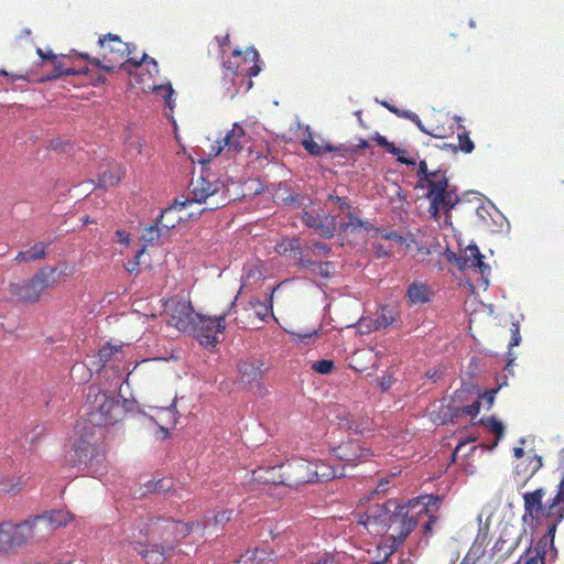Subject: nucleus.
<instances>
[{
	"label": "nucleus",
	"instance_id": "f257e3e1",
	"mask_svg": "<svg viewBox=\"0 0 564 564\" xmlns=\"http://www.w3.org/2000/svg\"><path fill=\"white\" fill-rule=\"evenodd\" d=\"M442 500L438 496L425 495L399 505L388 500L383 505H375L358 516V524H362L370 533L389 532L386 542L389 543V554L393 553L412 532L415 525L422 524L425 535L432 532L437 520L435 512Z\"/></svg>",
	"mask_w": 564,
	"mask_h": 564
},
{
	"label": "nucleus",
	"instance_id": "f03ea898",
	"mask_svg": "<svg viewBox=\"0 0 564 564\" xmlns=\"http://www.w3.org/2000/svg\"><path fill=\"white\" fill-rule=\"evenodd\" d=\"M119 543H129L138 554L155 564L164 560L165 552L173 549L174 542L198 531L200 523H184L170 518H150L124 523Z\"/></svg>",
	"mask_w": 564,
	"mask_h": 564
},
{
	"label": "nucleus",
	"instance_id": "7ed1b4c3",
	"mask_svg": "<svg viewBox=\"0 0 564 564\" xmlns=\"http://www.w3.org/2000/svg\"><path fill=\"white\" fill-rule=\"evenodd\" d=\"M545 495L544 488L523 494L524 512L521 520L524 525L523 532L527 529L534 531L543 520L546 521V532L542 536V543L550 544L551 556L556 558L557 550L554 539L558 524L564 520V475L557 485L555 496L547 503L543 502Z\"/></svg>",
	"mask_w": 564,
	"mask_h": 564
},
{
	"label": "nucleus",
	"instance_id": "20e7f679",
	"mask_svg": "<svg viewBox=\"0 0 564 564\" xmlns=\"http://www.w3.org/2000/svg\"><path fill=\"white\" fill-rule=\"evenodd\" d=\"M134 405V400L120 399L112 393L91 386L86 398V422L93 427H97L99 437H101V427L119 422L126 412L133 410Z\"/></svg>",
	"mask_w": 564,
	"mask_h": 564
},
{
	"label": "nucleus",
	"instance_id": "39448f33",
	"mask_svg": "<svg viewBox=\"0 0 564 564\" xmlns=\"http://www.w3.org/2000/svg\"><path fill=\"white\" fill-rule=\"evenodd\" d=\"M313 462L294 458L280 466H273L265 470H254L253 479L263 482L283 484L289 487H297L314 481L312 471Z\"/></svg>",
	"mask_w": 564,
	"mask_h": 564
},
{
	"label": "nucleus",
	"instance_id": "423d86ee",
	"mask_svg": "<svg viewBox=\"0 0 564 564\" xmlns=\"http://www.w3.org/2000/svg\"><path fill=\"white\" fill-rule=\"evenodd\" d=\"M56 285V269L52 265H44L30 279L10 283L9 291L19 302L35 303L45 290Z\"/></svg>",
	"mask_w": 564,
	"mask_h": 564
},
{
	"label": "nucleus",
	"instance_id": "0eeeda50",
	"mask_svg": "<svg viewBox=\"0 0 564 564\" xmlns=\"http://www.w3.org/2000/svg\"><path fill=\"white\" fill-rule=\"evenodd\" d=\"M99 438L98 435L96 442H91L88 438V433L82 435L75 445L72 459L78 469L86 470L95 478L102 476L106 470L105 454L100 445L97 444Z\"/></svg>",
	"mask_w": 564,
	"mask_h": 564
},
{
	"label": "nucleus",
	"instance_id": "6e6552de",
	"mask_svg": "<svg viewBox=\"0 0 564 564\" xmlns=\"http://www.w3.org/2000/svg\"><path fill=\"white\" fill-rule=\"evenodd\" d=\"M224 187V184L212 173H202L198 177H193L188 189L189 196L184 200L187 205L192 203L206 204L207 206L199 210L202 214L204 210H214L224 206L226 199H215L208 202V199L215 198L219 191Z\"/></svg>",
	"mask_w": 564,
	"mask_h": 564
},
{
	"label": "nucleus",
	"instance_id": "1a4fd4ad",
	"mask_svg": "<svg viewBox=\"0 0 564 564\" xmlns=\"http://www.w3.org/2000/svg\"><path fill=\"white\" fill-rule=\"evenodd\" d=\"M235 302L230 307L219 316H206L198 314L197 319L193 323V328L188 333H193L199 345L205 348H214L219 341L220 336L226 329V317L230 314Z\"/></svg>",
	"mask_w": 564,
	"mask_h": 564
},
{
	"label": "nucleus",
	"instance_id": "9d476101",
	"mask_svg": "<svg viewBox=\"0 0 564 564\" xmlns=\"http://www.w3.org/2000/svg\"><path fill=\"white\" fill-rule=\"evenodd\" d=\"M522 538V531L510 523H503L500 528L499 538L489 552V560L485 564H499L509 557L518 547Z\"/></svg>",
	"mask_w": 564,
	"mask_h": 564
},
{
	"label": "nucleus",
	"instance_id": "9b49d317",
	"mask_svg": "<svg viewBox=\"0 0 564 564\" xmlns=\"http://www.w3.org/2000/svg\"><path fill=\"white\" fill-rule=\"evenodd\" d=\"M30 527L25 520L20 523L12 521L0 522V553L8 554L17 551L26 543L29 539Z\"/></svg>",
	"mask_w": 564,
	"mask_h": 564
},
{
	"label": "nucleus",
	"instance_id": "f8f14e48",
	"mask_svg": "<svg viewBox=\"0 0 564 564\" xmlns=\"http://www.w3.org/2000/svg\"><path fill=\"white\" fill-rule=\"evenodd\" d=\"M225 67L237 76L256 77L261 72L259 53L254 47L247 48L245 53L235 50Z\"/></svg>",
	"mask_w": 564,
	"mask_h": 564
},
{
	"label": "nucleus",
	"instance_id": "ddd939ff",
	"mask_svg": "<svg viewBox=\"0 0 564 564\" xmlns=\"http://www.w3.org/2000/svg\"><path fill=\"white\" fill-rule=\"evenodd\" d=\"M248 142L245 129L238 123H234L232 129L226 135L210 145L209 156L224 154L228 159L241 152Z\"/></svg>",
	"mask_w": 564,
	"mask_h": 564
},
{
	"label": "nucleus",
	"instance_id": "4468645a",
	"mask_svg": "<svg viewBox=\"0 0 564 564\" xmlns=\"http://www.w3.org/2000/svg\"><path fill=\"white\" fill-rule=\"evenodd\" d=\"M432 175L433 177L425 184V187H427L426 198L446 200L449 207H455L459 198L455 189L451 188L445 172L436 170L433 171Z\"/></svg>",
	"mask_w": 564,
	"mask_h": 564
},
{
	"label": "nucleus",
	"instance_id": "2eb2a0df",
	"mask_svg": "<svg viewBox=\"0 0 564 564\" xmlns=\"http://www.w3.org/2000/svg\"><path fill=\"white\" fill-rule=\"evenodd\" d=\"M169 310L171 311L170 325L183 333L193 328V323L197 319L198 313L194 312L191 302L185 300L173 301Z\"/></svg>",
	"mask_w": 564,
	"mask_h": 564
},
{
	"label": "nucleus",
	"instance_id": "dca6fc26",
	"mask_svg": "<svg viewBox=\"0 0 564 564\" xmlns=\"http://www.w3.org/2000/svg\"><path fill=\"white\" fill-rule=\"evenodd\" d=\"M263 361L254 358L241 360L238 364L239 380L245 386H260L264 373Z\"/></svg>",
	"mask_w": 564,
	"mask_h": 564
},
{
	"label": "nucleus",
	"instance_id": "f3484780",
	"mask_svg": "<svg viewBox=\"0 0 564 564\" xmlns=\"http://www.w3.org/2000/svg\"><path fill=\"white\" fill-rule=\"evenodd\" d=\"M333 455L339 460L357 463L368 459L370 451L362 448L357 442L349 441L332 448Z\"/></svg>",
	"mask_w": 564,
	"mask_h": 564
},
{
	"label": "nucleus",
	"instance_id": "a211bd4d",
	"mask_svg": "<svg viewBox=\"0 0 564 564\" xmlns=\"http://www.w3.org/2000/svg\"><path fill=\"white\" fill-rule=\"evenodd\" d=\"M484 256L480 253L476 245H469L464 251V256L456 258V263L460 270L469 267L477 268L482 276L490 273L489 264L484 262Z\"/></svg>",
	"mask_w": 564,
	"mask_h": 564
},
{
	"label": "nucleus",
	"instance_id": "6ab92c4d",
	"mask_svg": "<svg viewBox=\"0 0 564 564\" xmlns=\"http://www.w3.org/2000/svg\"><path fill=\"white\" fill-rule=\"evenodd\" d=\"M25 523L30 527V541H42L54 531L52 522L45 513L31 517L25 520Z\"/></svg>",
	"mask_w": 564,
	"mask_h": 564
},
{
	"label": "nucleus",
	"instance_id": "aec40b11",
	"mask_svg": "<svg viewBox=\"0 0 564 564\" xmlns=\"http://www.w3.org/2000/svg\"><path fill=\"white\" fill-rule=\"evenodd\" d=\"M486 546L487 533L482 530H479L462 564H485V560H489V553H486Z\"/></svg>",
	"mask_w": 564,
	"mask_h": 564
},
{
	"label": "nucleus",
	"instance_id": "412c9836",
	"mask_svg": "<svg viewBox=\"0 0 564 564\" xmlns=\"http://www.w3.org/2000/svg\"><path fill=\"white\" fill-rule=\"evenodd\" d=\"M434 296V291L424 282H412L406 290V299L410 305H423L430 303Z\"/></svg>",
	"mask_w": 564,
	"mask_h": 564
},
{
	"label": "nucleus",
	"instance_id": "4be33fe9",
	"mask_svg": "<svg viewBox=\"0 0 564 564\" xmlns=\"http://www.w3.org/2000/svg\"><path fill=\"white\" fill-rule=\"evenodd\" d=\"M400 310L397 305L386 304L380 307L373 322L376 330L389 326L400 327Z\"/></svg>",
	"mask_w": 564,
	"mask_h": 564
},
{
	"label": "nucleus",
	"instance_id": "5701e85b",
	"mask_svg": "<svg viewBox=\"0 0 564 564\" xmlns=\"http://www.w3.org/2000/svg\"><path fill=\"white\" fill-rule=\"evenodd\" d=\"M187 204L184 200L175 199L174 204L163 209L160 216L156 218L161 227L167 232L169 230L176 227V225L183 219L177 212L184 209Z\"/></svg>",
	"mask_w": 564,
	"mask_h": 564
},
{
	"label": "nucleus",
	"instance_id": "b1692460",
	"mask_svg": "<svg viewBox=\"0 0 564 564\" xmlns=\"http://www.w3.org/2000/svg\"><path fill=\"white\" fill-rule=\"evenodd\" d=\"M98 43L104 50L108 48L110 54H117L120 58L131 54L130 45L123 42L118 35L108 33L104 37H100Z\"/></svg>",
	"mask_w": 564,
	"mask_h": 564
},
{
	"label": "nucleus",
	"instance_id": "393cba45",
	"mask_svg": "<svg viewBox=\"0 0 564 564\" xmlns=\"http://www.w3.org/2000/svg\"><path fill=\"white\" fill-rule=\"evenodd\" d=\"M52 243V239L48 238L45 241H39L30 246L29 249L20 251L14 260L17 262H29L35 260H42L46 256V248Z\"/></svg>",
	"mask_w": 564,
	"mask_h": 564
},
{
	"label": "nucleus",
	"instance_id": "a878e982",
	"mask_svg": "<svg viewBox=\"0 0 564 564\" xmlns=\"http://www.w3.org/2000/svg\"><path fill=\"white\" fill-rule=\"evenodd\" d=\"M124 171L119 164L108 165L106 170L99 173L98 182L102 187H109L118 184L122 178Z\"/></svg>",
	"mask_w": 564,
	"mask_h": 564
},
{
	"label": "nucleus",
	"instance_id": "bb28decb",
	"mask_svg": "<svg viewBox=\"0 0 564 564\" xmlns=\"http://www.w3.org/2000/svg\"><path fill=\"white\" fill-rule=\"evenodd\" d=\"M546 557L551 561H555V558H552L551 556L550 544L544 545L542 543V538H540L534 549H529L527 551V560L524 564H544Z\"/></svg>",
	"mask_w": 564,
	"mask_h": 564
},
{
	"label": "nucleus",
	"instance_id": "cd10ccee",
	"mask_svg": "<svg viewBox=\"0 0 564 564\" xmlns=\"http://www.w3.org/2000/svg\"><path fill=\"white\" fill-rule=\"evenodd\" d=\"M339 228L344 232H357L360 229L370 231L376 229L373 228L372 224L360 219L351 210L347 213L346 220L340 223Z\"/></svg>",
	"mask_w": 564,
	"mask_h": 564
},
{
	"label": "nucleus",
	"instance_id": "c85d7f7f",
	"mask_svg": "<svg viewBox=\"0 0 564 564\" xmlns=\"http://www.w3.org/2000/svg\"><path fill=\"white\" fill-rule=\"evenodd\" d=\"M312 471L314 474V481L329 480L344 476V473H338L335 467L323 462H313Z\"/></svg>",
	"mask_w": 564,
	"mask_h": 564
},
{
	"label": "nucleus",
	"instance_id": "c756f323",
	"mask_svg": "<svg viewBox=\"0 0 564 564\" xmlns=\"http://www.w3.org/2000/svg\"><path fill=\"white\" fill-rule=\"evenodd\" d=\"M509 330H510L511 338H510V341L508 345V352H507V357H508L507 369L508 370L513 366V364L517 359V355L514 352H512V348L519 346L522 341V337L520 334V322L519 321L512 322Z\"/></svg>",
	"mask_w": 564,
	"mask_h": 564
},
{
	"label": "nucleus",
	"instance_id": "7c9ffc66",
	"mask_svg": "<svg viewBox=\"0 0 564 564\" xmlns=\"http://www.w3.org/2000/svg\"><path fill=\"white\" fill-rule=\"evenodd\" d=\"M174 408H175V404L173 403L170 406L159 409L158 417L152 416V415L148 416L151 422H153L154 424H156L159 426V433H160L159 437L162 440L167 437L169 431L160 422H167V420H173L174 419V411H173Z\"/></svg>",
	"mask_w": 564,
	"mask_h": 564
},
{
	"label": "nucleus",
	"instance_id": "2f4dec72",
	"mask_svg": "<svg viewBox=\"0 0 564 564\" xmlns=\"http://www.w3.org/2000/svg\"><path fill=\"white\" fill-rule=\"evenodd\" d=\"M306 131L308 132V137L303 139L302 145L310 154L315 155V156H321L325 152H334L335 151V147H333L332 144H326L325 147L317 144L313 140L311 129L308 126L306 127Z\"/></svg>",
	"mask_w": 564,
	"mask_h": 564
},
{
	"label": "nucleus",
	"instance_id": "473e14b6",
	"mask_svg": "<svg viewBox=\"0 0 564 564\" xmlns=\"http://www.w3.org/2000/svg\"><path fill=\"white\" fill-rule=\"evenodd\" d=\"M163 230L164 228H162L160 223H158L156 220L155 224L144 228V230L141 234V239L144 241L145 245L154 246L159 242L160 238L162 237Z\"/></svg>",
	"mask_w": 564,
	"mask_h": 564
},
{
	"label": "nucleus",
	"instance_id": "72a5a7b5",
	"mask_svg": "<svg viewBox=\"0 0 564 564\" xmlns=\"http://www.w3.org/2000/svg\"><path fill=\"white\" fill-rule=\"evenodd\" d=\"M454 119H455V121L458 122L457 130H458V141H459L460 151H463L465 153H471L475 149V144L471 141V139L469 138V132L463 124H460L462 118L459 116H455Z\"/></svg>",
	"mask_w": 564,
	"mask_h": 564
},
{
	"label": "nucleus",
	"instance_id": "f704fd0d",
	"mask_svg": "<svg viewBox=\"0 0 564 564\" xmlns=\"http://www.w3.org/2000/svg\"><path fill=\"white\" fill-rule=\"evenodd\" d=\"M481 423L487 427V430H489L491 433L496 435V440L494 442L492 447L497 446L505 435L503 423L497 420L495 416L481 419Z\"/></svg>",
	"mask_w": 564,
	"mask_h": 564
},
{
	"label": "nucleus",
	"instance_id": "c9c22d12",
	"mask_svg": "<svg viewBox=\"0 0 564 564\" xmlns=\"http://www.w3.org/2000/svg\"><path fill=\"white\" fill-rule=\"evenodd\" d=\"M375 232L377 235H380L382 239L395 242L400 246H403L405 249H409L413 243L412 238L402 236L397 231H386V230H380L379 228H376Z\"/></svg>",
	"mask_w": 564,
	"mask_h": 564
},
{
	"label": "nucleus",
	"instance_id": "e433bc0d",
	"mask_svg": "<svg viewBox=\"0 0 564 564\" xmlns=\"http://www.w3.org/2000/svg\"><path fill=\"white\" fill-rule=\"evenodd\" d=\"M430 200V208H429V214L431 216L432 219H434L435 221H440V218H441V209L445 210V215H446V220L449 218V212L454 208V207H449L446 203V200H441V199H429Z\"/></svg>",
	"mask_w": 564,
	"mask_h": 564
},
{
	"label": "nucleus",
	"instance_id": "4c0bfd02",
	"mask_svg": "<svg viewBox=\"0 0 564 564\" xmlns=\"http://www.w3.org/2000/svg\"><path fill=\"white\" fill-rule=\"evenodd\" d=\"M45 514L48 516L54 530L65 525L72 519V514L67 510H52Z\"/></svg>",
	"mask_w": 564,
	"mask_h": 564
},
{
	"label": "nucleus",
	"instance_id": "58836bf2",
	"mask_svg": "<svg viewBox=\"0 0 564 564\" xmlns=\"http://www.w3.org/2000/svg\"><path fill=\"white\" fill-rule=\"evenodd\" d=\"M154 91L156 95L161 96L165 99L166 106L173 110L175 106V100L173 99L174 89L171 85V83H167L165 85H158L154 86Z\"/></svg>",
	"mask_w": 564,
	"mask_h": 564
},
{
	"label": "nucleus",
	"instance_id": "ea45409f",
	"mask_svg": "<svg viewBox=\"0 0 564 564\" xmlns=\"http://www.w3.org/2000/svg\"><path fill=\"white\" fill-rule=\"evenodd\" d=\"M285 332L292 336L293 343H296V344L301 343L304 345H308L311 339L319 336L318 329H313V330H307V332H294V330L285 329Z\"/></svg>",
	"mask_w": 564,
	"mask_h": 564
},
{
	"label": "nucleus",
	"instance_id": "a19ab883",
	"mask_svg": "<svg viewBox=\"0 0 564 564\" xmlns=\"http://www.w3.org/2000/svg\"><path fill=\"white\" fill-rule=\"evenodd\" d=\"M334 368V361L329 359L317 360L312 365V369L319 375H329Z\"/></svg>",
	"mask_w": 564,
	"mask_h": 564
},
{
	"label": "nucleus",
	"instance_id": "79ce46f5",
	"mask_svg": "<svg viewBox=\"0 0 564 564\" xmlns=\"http://www.w3.org/2000/svg\"><path fill=\"white\" fill-rule=\"evenodd\" d=\"M433 172H430L429 169H427V164L425 161H421L419 163V169H417V177H419V187L423 188L425 187V184L433 177Z\"/></svg>",
	"mask_w": 564,
	"mask_h": 564
},
{
	"label": "nucleus",
	"instance_id": "37998d69",
	"mask_svg": "<svg viewBox=\"0 0 564 564\" xmlns=\"http://www.w3.org/2000/svg\"><path fill=\"white\" fill-rule=\"evenodd\" d=\"M142 62H147L152 65V68L155 73H159V65L158 62L154 58L149 57L145 53L142 54V57L140 61H138L135 57H129L126 63L121 64L126 69L128 68L127 65L131 64L133 66H139Z\"/></svg>",
	"mask_w": 564,
	"mask_h": 564
},
{
	"label": "nucleus",
	"instance_id": "c03bdc74",
	"mask_svg": "<svg viewBox=\"0 0 564 564\" xmlns=\"http://www.w3.org/2000/svg\"><path fill=\"white\" fill-rule=\"evenodd\" d=\"M376 143L387 150L390 154H400L401 150L390 142L386 137L377 133L373 138Z\"/></svg>",
	"mask_w": 564,
	"mask_h": 564
},
{
	"label": "nucleus",
	"instance_id": "a18cd8bd",
	"mask_svg": "<svg viewBox=\"0 0 564 564\" xmlns=\"http://www.w3.org/2000/svg\"><path fill=\"white\" fill-rule=\"evenodd\" d=\"M234 516V510L230 509V510H224L219 513H217L214 519H213V523H207L205 525V528H209L212 525L214 527H218V525H223L225 524L226 522H228Z\"/></svg>",
	"mask_w": 564,
	"mask_h": 564
},
{
	"label": "nucleus",
	"instance_id": "49530a36",
	"mask_svg": "<svg viewBox=\"0 0 564 564\" xmlns=\"http://www.w3.org/2000/svg\"><path fill=\"white\" fill-rule=\"evenodd\" d=\"M371 250L373 251L376 258H378V259L387 258V257H390V254H391V247L386 246V245L381 243L380 241L371 242Z\"/></svg>",
	"mask_w": 564,
	"mask_h": 564
},
{
	"label": "nucleus",
	"instance_id": "de8ad7c7",
	"mask_svg": "<svg viewBox=\"0 0 564 564\" xmlns=\"http://www.w3.org/2000/svg\"><path fill=\"white\" fill-rule=\"evenodd\" d=\"M316 228H318L321 236L330 238L334 236V232H335V219L332 218L330 220H328L326 223H323L319 220Z\"/></svg>",
	"mask_w": 564,
	"mask_h": 564
},
{
	"label": "nucleus",
	"instance_id": "09e8293b",
	"mask_svg": "<svg viewBox=\"0 0 564 564\" xmlns=\"http://www.w3.org/2000/svg\"><path fill=\"white\" fill-rule=\"evenodd\" d=\"M332 269H333V264L330 262H323V263L316 262L313 271H311V272L313 274H318V275L327 279L332 275Z\"/></svg>",
	"mask_w": 564,
	"mask_h": 564
},
{
	"label": "nucleus",
	"instance_id": "8fccbe9b",
	"mask_svg": "<svg viewBox=\"0 0 564 564\" xmlns=\"http://www.w3.org/2000/svg\"><path fill=\"white\" fill-rule=\"evenodd\" d=\"M498 390H499V388H495V389L485 391L479 397L480 404L482 403L486 406V409L489 410L494 405L495 398H496Z\"/></svg>",
	"mask_w": 564,
	"mask_h": 564
},
{
	"label": "nucleus",
	"instance_id": "3c124183",
	"mask_svg": "<svg viewBox=\"0 0 564 564\" xmlns=\"http://www.w3.org/2000/svg\"><path fill=\"white\" fill-rule=\"evenodd\" d=\"M54 269H56V279L58 280V278H67V276H70L75 269L74 267L67 264L66 262H63V263H59L57 267H53Z\"/></svg>",
	"mask_w": 564,
	"mask_h": 564
},
{
	"label": "nucleus",
	"instance_id": "603ef678",
	"mask_svg": "<svg viewBox=\"0 0 564 564\" xmlns=\"http://www.w3.org/2000/svg\"><path fill=\"white\" fill-rule=\"evenodd\" d=\"M53 73H54L53 74L54 77H59V76H63V75H73V74H75V72L72 68L65 67L64 64L61 61H55L54 62Z\"/></svg>",
	"mask_w": 564,
	"mask_h": 564
},
{
	"label": "nucleus",
	"instance_id": "864d4df0",
	"mask_svg": "<svg viewBox=\"0 0 564 564\" xmlns=\"http://www.w3.org/2000/svg\"><path fill=\"white\" fill-rule=\"evenodd\" d=\"M45 427L41 425H36L32 433L26 434L25 442L30 443V447L35 444L36 440L44 433Z\"/></svg>",
	"mask_w": 564,
	"mask_h": 564
},
{
	"label": "nucleus",
	"instance_id": "5fc2aeb1",
	"mask_svg": "<svg viewBox=\"0 0 564 564\" xmlns=\"http://www.w3.org/2000/svg\"><path fill=\"white\" fill-rule=\"evenodd\" d=\"M173 488V481L170 478H163L158 480V489L155 492L167 494Z\"/></svg>",
	"mask_w": 564,
	"mask_h": 564
},
{
	"label": "nucleus",
	"instance_id": "6e6d98bb",
	"mask_svg": "<svg viewBox=\"0 0 564 564\" xmlns=\"http://www.w3.org/2000/svg\"><path fill=\"white\" fill-rule=\"evenodd\" d=\"M479 411H480V401L479 400L463 408V412L466 415H469L471 417H475L479 413Z\"/></svg>",
	"mask_w": 564,
	"mask_h": 564
},
{
	"label": "nucleus",
	"instance_id": "4d7b16f0",
	"mask_svg": "<svg viewBox=\"0 0 564 564\" xmlns=\"http://www.w3.org/2000/svg\"><path fill=\"white\" fill-rule=\"evenodd\" d=\"M306 199H307L306 197L301 196V195H289L283 198V200L285 203L295 204L297 207L306 206V203H305Z\"/></svg>",
	"mask_w": 564,
	"mask_h": 564
},
{
	"label": "nucleus",
	"instance_id": "13d9d810",
	"mask_svg": "<svg viewBox=\"0 0 564 564\" xmlns=\"http://www.w3.org/2000/svg\"><path fill=\"white\" fill-rule=\"evenodd\" d=\"M312 249H313V252L317 256L327 254L330 251V248L322 241L313 242Z\"/></svg>",
	"mask_w": 564,
	"mask_h": 564
},
{
	"label": "nucleus",
	"instance_id": "bf43d9fd",
	"mask_svg": "<svg viewBox=\"0 0 564 564\" xmlns=\"http://www.w3.org/2000/svg\"><path fill=\"white\" fill-rule=\"evenodd\" d=\"M156 489H158V480H156V481H154V480H149L148 482H145V484L143 485V488H141V489H140V490H142V491L140 492V495H139V496H140V497H143V496H145V495H148V494H150V492H155V491H156Z\"/></svg>",
	"mask_w": 564,
	"mask_h": 564
},
{
	"label": "nucleus",
	"instance_id": "052dcab7",
	"mask_svg": "<svg viewBox=\"0 0 564 564\" xmlns=\"http://www.w3.org/2000/svg\"><path fill=\"white\" fill-rule=\"evenodd\" d=\"M112 351L109 347H104L98 351V359L101 362V367L106 365V362L110 359Z\"/></svg>",
	"mask_w": 564,
	"mask_h": 564
},
{
	"label": "nucleus",
	"instance_id": "680f3d73",
	"mask_svg": "<svg viewBox=\"0 0 564 564\" xmlns=\"http://www.w3.org/2000/svg\"><path fill=\"white\" fill-rule=\"evenodd\" d=\"M315 264H316L315 261H313V260H311L310 258H306V257H301L300 260H299V265L302 269H306L308 271H313Z\"/></svg>",
	"mask_w": 564,
	"mask_h": 564
},
{
	"label": "nucleus",
	"instance_id": "e2e57ef3",
	"mask_svg": "<svg viewBox=\"0 0 564 564\" xmlns=\"http://www.w3.org/2000/svg\"><path fill=\"white\" fill-rule=\"evenodd\" d=\"M404 153H405V151L401 150L400 154H395L398 162L405 164L408 166H414L416 164L415 159H413V158L409 159V158L404 156Z\"/></svg>",
	"mask_w": 564,
	"mask_h": 564
},
{
	"label": "nucleus",
	"instance_id": "0e129e2a",
	"mask_svg": "<svg viewBox=\"0 0 564 564\" xmlns=\"http://www.w3.org/2000/svg\"><path fill=\"white\" fill-rule=\"evenodd\" d=\"M128 147L130 152L134 151V154L141 153L142 143L139 139L130 140Z\"/></svg>",
	"mask_w": 564,
	"mask_h": 564
},
{
	"label": "nucleus",
	"instance_id": "69168bd1",
	"mask_svg": "<svg viewBox=\"0 0 564 564\" xmlns=\"http://www.w3.org/2000/svg\"><path fill=\"white\" fill-rule=\"evenodd\" d=\"M303 220L308 227H316L319 223V220L317 218H315L313 215L308 214L307 212H304Z\"/></svg>",
	"mask_w": 564,
	"mask_h": 564
},
{
	"label": "nucleus",
	"instance_id": "338daca9",
	"mask_svg": "<svg viewBox=\"0 0 564 564\" xmlns=\"http://www.w3.org/2000/svg\"><path fill=\"white\" fill-rule=\"evenodd\" d=\"M393 384V379L391 376H384L380 380V388L382 391L389 390Z\"/></svg>",
	"mask_w": 564,
	"mask_h": 564
},
{
	"label": "nucleus",
	"instance_id": "774afa93",
	"mask_svg": "<svg viewBox=\"0 0 564 564\" xmlns=\"http://www.w3.org/2000/svg\"><path fill=\"white\" fill-rule=\"evenodd\" d=\"M85 369H86V365H84V364H75L72 367V370H70L72 378L76 379L78 373L85 371Z\"/></svg>",
	"mask_w": 564,
	"mask_h": 564
}]
</instances>
